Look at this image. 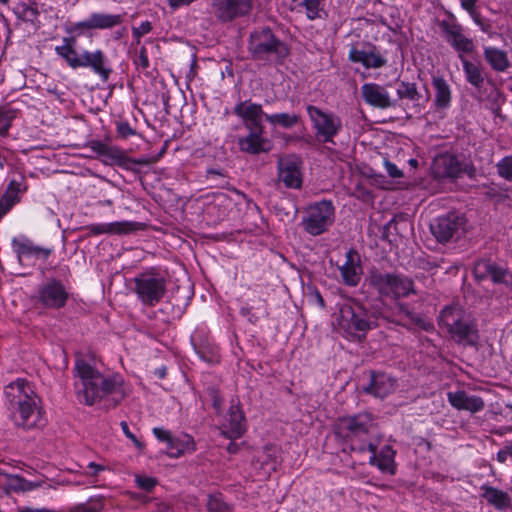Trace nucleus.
Listing matches in <instances>:
<instances>
[{
	"label": "nucleus",
	"mask_w": 512,
	"mask_h": 512,
	"mask_svg": "<svg viewBox=\"0 0 512 512\" xmlns=\"http://www.w3.org/2000/svg\"><path fill=\"white\" fill-rule=\"evenodd\" d=\"M497 172L500 177L507 181H512V155L501 159L497 165Z\"/></svg>",
	"instance_id": "nucleus-43"
},
{
	"label": "nucleus",
	"mask_w": 512,
	"mask_h": 512,
	"mask_svg": "<svg viewBox=\"0 0 512 512\" xmlns=\"http://www.w3.org/2000/svg\"><path fill=\"white\" fill-rule=\"evenodd\" d=\"M43 481H28L18 475L7 474L0 471V488L7 492H27L42 486Z\"/></svg>",
	"instance_id": "nucleus-28"
},
{
	"label": "nucleus",
	"mask_w": 512,
	"mask_h": 512,
	"mask_svg": "<svg viewBox=\"0 0 512 512\" xmlns=\"http://www.w3.org/2000/svg\"><path fill=\"white\" fill-rule=\"evenodd\" d=\"M4 393L17 426L31 429L44 424L41 410L37 406V396L27 380L19 378L11 382L5 387Z\"/></svg>",
	"instance_id": "nucleus-3"
},
{
	"label": "nucleus",
	"mask_w": 512,
	"mask_h": 512,
	"mask_svg": "<svg viewBox=\"0 0 512 512\" xmlns=\"http://www.w3.org/2000/svg\"><path fill=\"white\" fill-rule=\"evenodd\" d=\"M248 50L254 60L274 64H283L290 54L287 43L276 37L268 27L251 32Z\"/></svg>",
	"instance_id": "nucleus-6"
},
{
	"label": "nucleus",
	"mask_w": 512,
	"mask_h": 512,
	"mask_svg": "<svg viewBox=\"0 0 512 512\" xmlns=\"http://www.w3.org/2000/svg\"><path fill=\"white\" fill-rule=\"evenodd\" d=\"M69 294L63 283L50 279L38 289V301L48 309H60L66 305Z\"/></svg>",
	"instance_id": "nucleus-15"
},
{
	"label": "nucleus",
	"mask_w": 512,
	"mask_h": 512,
	"mask_svg": "<svg viewBox=\"0 0 512 512\" xmlns=\"http://www.w3.org/2000/svg\"><path fill=\"white\" fill-rule=\"evenodd\" d=\"M463 223V218L459 214L450 212L447 215L438 217L431 224L430 229L438 242L446 243L462 229Z\"/></svg>",
	"instance_id": "nucleus-16"
},
{
	"label": "nucleus",
	"mask_w": 512,
	"mask_h": 512,
	"mask_svg": "<svg viewBox=\"0 0 512 512\" xmlns=\"http://www.w3.org/2000/svg\"><path fill=\"white\" fill-rule=\"evenodd\" d=\"M385 167H386V171L390 177H392V178L402 177L403 174H402L401 170L398 169V167L394 163L386 161Z\"/></svg>",
	"instance_id": "nucleus-53"
},
{
	"label": "nucleus",
	"mask_w": 512,
	"mask_h": 512,
	"mask_svg": "<svg viewBox=\"0 0 512 512\" xmlns=\"http://www.w3.org/2000/svg\"><path fill=\"white\" fill-rule=\"evenodd\" d=\"M294 6L292 9L304 8L308 19L315 20L322 18L324 9L321 0H292Z\"/></svg>",
	"instance_id": "nucleus-39"
},
{
	"label": "nucleus",
	"mask_w": 512,
	"mask_h": 512,
	"mask_svg": "<svg viewBox=\"0 0 512 512\" xmlns=\"http://www.w3.org/2000/svg\"><path fill=\"white\" fill-rule=\"evenodd\" d=\"M409 163H410V165H412V166H416V165H417V160H416V159H411V160L409 161Z\"/></svg>",
	"instance_id": "nucleus-63"
},
{
	"label": "nucleus",
	"mask_w": 512,
	"mask_h": 512,
	"mask_svg": "<svg viewBox=\"0 0 512 512\" xmlns=\"http://www.w3.org/2000/svg\"><path fill=\"white\" fill-rule=\"evenodd\" d=\"M26 190L27 185L23 180L12 179L9 182L4 193L0 196V220L14 205L20 202L21 196Z\"/></svg>",
	"instance_id": "nucleus-24"
},
{
	"label": "nucleus",
	"mask_w": 512,
	"mask_h": 512,
	"mask_svg": "<svg viewBox=\"0 0 512 512\" xmlns=\"http://www.w3.org/2000/svg\"><path fill=\"white\" fill-rule=\"evenodd\" d=\"M18 512H52L46 508H41V509H33V508H29V507H24V508H20L18 510Z\"/></svg>",
	"instance_id": "nucleus-58"
},
{
	"label": "nucleus",
	"mask_w": 512,
	"mask_h": 512,
	"mask_svg": "<svg viewBox=\"0 0 512 512\" xmlns=\"http://www.w3.org/2000/svg\"><path fill=\"white\" fill-rule=\"evenodd\" d=\"M336 433L350 441L352 451L354 444H367L369 440L379 438L377 423L367 412L339 418Z\"/></svg>",
	"instance_id": "nucleus-7"
},
{
	"label": "nucleus",
	"mask_w": 512,
	"mask_h": 512,
	"mask_svg": "<svg viewBox=\"0 0 512 512\" xmlns=\"http://www.w3.org/2000/svg\"><path fill=\"white\" fill-rule=\"evenodd\" d=\"M336 322L338 329L342 331L346 337L357 341L364 339L367 332L376 326L372 315L364 305L356 299H349L340 305Z\"/></svg>",
	"instance_id": "nucleus-5"
},
{
	"label": "nucleus",
	"mask_w": 512,
	"mask_h": 512,
	"mask_svg": "<svg viewBox=\"0 0 512 512\" xmlns=\"http://www.w3.org/2000/svg\"><path fill=\"white\" fill-rule=\"evenodd\" d=\"M73 374L77 400L87 406L106 400L116 407L129 394V387L119 374L103 375L81 357L75 360Z\"/></svg>",
	"instance_id": "nucleus-2"
},
{
	"label": "nucleus",
	"mask_w": 512,
	"mask_h": 512,
	"mask_svg": "<svg viewBox=\"0 0 512 512\" xmlns=\"http://www.w3.org/2000/svg\"><path fill=\"white\" fill-rule=\"evenodd\" d=\"M345 258L344 264L339 266L342 281L347 286L356 287L363 273L361 257L355 249L351 248L346 252Z\"/></svg>",
	"instance_id": "nucleus-19"
},
{
	"label": "nucleus",
	"mask_w": 512,
	"mask_h": 512,
	"mask_svg": "<svg viewBox=\"0 0 512 512\" xmlns=\"http://www.w3.org/2000/svg\"><path fill=\"white\" fill-rule=\"evenodd\" d=\"M207 508L209 512H230L228 505L219 496H210Z\"/></svg>",
	"instance_id": "nucleus-44"
},
{
	"label": "nucleus",
	"mask_w": 512,
	"mask_h": 512,
	"mask_svg": "<svg viewBox=\"0 0 512 512\" xmlns=\"http://www.w3.org/2000/svg\"><path fill=\"white\" fill-rule=\"evenodd\" d=\"M481 490L483 491L482 498L494 508L504 510L511 507V497L507 492L488 485H483Z\"/></svg>",
	"instance_id": "nucleus-35"
},
{
	"label": "nucleus",
	"mask_w": 512,
	"mask_h": 512,
	"mask_svg": "<svg viewBox=\"0 0 512 512\" xmlns=\"http://www.w3.org/2000/svg\"><path fill=\"white\" fill-rule=\"evenodd\" d=\"M380 443L379 438L375 440H369L367 444H354L353 451L358 452H370L369 463L377 466L382 472H388L390 474L395 473V450L390 445H384L379 452H377L378 445Z\"/></svg>",
	"instance_id": "nucleus-13"
},
{
	"label": "nucleus",
	"mask_w": 512,
	"mask_h": 512,
	"mask_svg": "<svg viewBox=\"0 0 512 512\" xmlns=\"http://www.w3.org/2000/svg\"><path fill=\"white\" fill-rule=\"evenodd\" d=\"M306 110L315 130L316 139L321 143L334 144V137L342 129L341 119L337 115L324 112L314 105H308Z\"/></svg>",
	"instance_id": "nucleus-10"
},
{
	"label": "nucleus",
	"mask_w": 512,
	"mask_h": 512,
	"mask_svg": "<svg viewBox=\"0 0 512 512\" xmlns=\"http://www.w3.org/2000/svg\"><path fill=\"white\" fill-rule=\"evenodd\" d=\"M363 100L370 106L387 109L395 105V101L390 98L388 91L376 83H365L361 87Z\"/></svg>",
	"instance_id": "nucleus-22"
},
{
	"label": "nucleus",
	"mask_w": 512,
	"mask_h": 512,
	"mask_svg": "<svg viewBox=\"0 0 512 512\" xmlns=\"http://www.w3.org/2000/svg\"><path fill=\"white\" fill-rule=\"evenodd\" d=\"M439 325L457 342L472 343L477 338L474 321L459 306H447L439 315Z\"/></svg>",
	"instance_id": "nucleus-8"
},
{
	"label": "nucleus",
	"mask_w": 512,
	"mask_h": 512,
	"mask_svg": "<svg viewBox=\"0 0 512 512\" xmlns=\"http://www.w3.org/2000/svg\"><path fill=\"white\" fill-rule=\"evenodd\" d=\"M461 6L465 9L471 16L477 14L476 4L478 0H460Z\"/></svg>",
	"instance_id": "nucleus-54"
},
{
	"label": "nucleus",
	"mask_w": 512,
	"mask_h": 512,
	"mask_svg": "<svg viewBox=\"0 0 512 512\" xmlns=\"http://www.w3.org/2000/svg\"><path fill=\"white\" fill-rule=\"evenodd\" d=\"M508 452H509V455L512 456V443L510 445H508Z\"/></svg>",
	"instance_id": "nucleus-64"
},
{
	"label": "nucleus",
	"mask_w": 512,
	"mask_h": 512,
	"mask_svg": "<svg viewBox=\"0 0 512 512\" xmlns=\"http://www.w3.org/2000/svg\"><path fill=\"white\" fill-rule=\"evenodd\" d=\"M396 93L398 99L409 100L413 102L414 106H419V101L422 98L421 93L417 89V85L406 81H401L397 84Z\"/></svg>",
	"instance_id": "nucleus-38"
},
{
	"label": "nucleus",
	"mask_w": 512,
	"mask_h": 512,
	"mask_svg": "<svg viewBox=\"0 0 512 512\" xmlns=\"http://www.w3.org/2000/svg\"><path fill=\"white\" fill-rule=\"evenodd\" d=\"M474 20V22L481 28V30L485 33H491L492 32V26L489 22L485 21L479 13L471 16Z\"/></svg>",
	"instance_id": "nucleus-51"
},
{
	"label": "nucleus",
	"mask_w": 512,
	"mask_h": 512,
	"mask_svg": "<svg viewBox=\"0 0 512 512\" xmlns=\"http://www.w3.org/2000/svg\"><path fill=\"white\" fill-rule=\"evenodd\" d=\"M311 297L315 300V302L321 307V308H324L325 307V301L322 297V295L320 294V292L318 290H314L312 291L311 293Z\"/></svg>",
	"instance_id": "nucleus-56"
},
{
	"label": "nucleus",
	"mask_w": 512,
	"mask_h": 512,
	"mask_svg": "<svg viewBox=\"0 0 512 512\" xmlns=\"http://www.w3.org/2000/svg\"><path fill=\"white\" fill-rule=\"evenodd\" d=\"M212 7L219 20L228 22L248 14L252 9V0H213Z\"/></svg>",
	"instance_id": "nucleus-17"
},
{
	"label": "nucleus",
	"mask_w": 512,
	"mask_h": 512,
	"mask_svg": "<svg viewBox=\"0 0 512 512\" xmlns=\"http://www.w3.org/2000/svg\"><path fill=\"white\" fill-rule=\"evenodd\" d=\"M460 60L463 65L467 81L475 87H480L484 82L480 68L476 64L467 60L463 55H460Z\"/></svg>",
	"instance_id": "nucleus-41"
},
{
	"label": "nucleus",
	"mask_w": 512,
	"mask_h": 512,
	"mask_svg": "<svg viewBox=\"0 0 512 512\" xmlns=\"http://www.w3.org/2000/svg\"><path fill=\"white\" fill-rule=\"evenodd\" d=\"M365 281L369 288L373 289L378 295L379 299L394 300L393 306H385L379 312L383 319L410 330L420 329L427 332L433 330L432 322L400 301L402 298L417 294L413 279L401 273L383 272L376 267H372L368 271Z\"/></svg>",
	"instance_id": "nucleus-1"
},
{
	"label": "nucleus",
	"mask_w": 512,
	"mask_h": 512,
	"mask_svg": "<svg viewBox=\"0 0 512 512\" xmlns=\"http://www.w3.org/2000/svg\"><path fill=\"white\" fill-rule=\"evenodd\" d=\"M152 30V25L149 21L142 22L138 27L132 28V35L136 40V43H140V39L143 35L148 34Z\"/></svg>",
	"instance_id": "nucleus-47"
},
{
	"label": "nucleus",
	"mask_w": 512,
	"mask_h": 512,
	"mask_svg": "<svg viewBox=\"0 0 512 512\" xmlns=\"http://www.w3.org/2000/svg\"><path fill=\"white\" fill-rule=\"evenodd\" d=\"M303 162L297 155L279 156L277 160V182L287 189H301L303 184Z\"/></svg>",
	"instance_id": "nucleus-12"
},
{
	"label": "nucleus",
	"mask_w": 512,
	"mask_h": 512,
	"mask_svg": "<svg viewBox=\"0 0 512 512\" xmlns=\"http://www.w3.org/2000/svg\"><path fill=\"white\" fill-rule=\"evenodd\" d=\"M484 58L496 71H505L509 66L506 52L495 47H486L484 49Z\"/></svg>",
	"instance_id": "nucleus-37"
},
{
	"label": "nucleus",
	"mask_w": 512,
	"mask_h": 512,
	"mask_svg": "<svg viewBox=\"0 0 512 512\" xmlns=\"http://www.w3.org/2000/svg\"><path fill=\"white\" fill-rule=\"evenodd\" d=\"M462 171V165L455 155H440L434 161V172L437 177L457 178Z\"/></svg>",
	"instance_id": "nucleus-27"
},
{
	"label": "nucleus",
	"mask_w": 512,
	"mask_h": 512,
	"mask_svg": "<svg viewBox=\"0 0 512 512\" xmlns=\"http://www.w3.org/2000/svg\"><path fill=\"white\" fill-rule=\"evenodd\" d=\"M432 87L434 89L433 105L436 110H445L450 107L452 91L448 82L442 76H433Z\"/></svg>",
	"instance_id": "nucleus-33"
},
{
	"label": "nucleus",
	"mask_w": 512,
	"mask_h": 512,
	"mask_svg": "<svg viewBox=\"0 0 512 512\" xmlns=\"http://www.w3.org/2000/svg\"><path fill=\"white\" fill-rule=\"evenodd\" d=\"M349 60L355 63H361L366 69L381 68L387 64V60L373 48L370 51L352 48L349 51Z\"/></svg>",
	"instance_id": "nucleus-31"
},
{
	"label": "nucleus",
	"mask_w": 512,
	"mask_h": 512,
	"mask_svg": "<svg viewBox=\"0 0 512 512\" xmlns=\"http://www.w3.org/2000/svg\"><path fill=\"white\" fill-rule=\"evenodd\" d=\"M475 274L478 277H491L495 283H506L512 281V275L504 268L497 266L496 264L482 260L479 261L475 266Z\"/></svg>",
	"instance_id": "nucleus-29"
},
{
	"label": "nucleus",
	"mask_w": 512,
	"mask_h": 512,
	"mask_svg": "<svg viewBox=\"0 0 512 512\" xmlns=\"http://www.w3.org/2000/svg\"><path fill=\"white\" fill-rule=\"evenodd\" d=\"M120 426H121V429L123 431V433L125 434V436L130 439L138 448H142L143 447V444L137 439V437L135 436V434H133L130 429H129V426L127 424L126 421H122L120 423Z\"/></svg>",
	"instance_id": "nucleus-50"
},
{
	"label": "nucleus",
	"mask_w": 512,
	"mask_h": 512,
	"mask_svg": "<svg viewBox=\"0 0 512 512\" xmlns=\"http://www.w3.org/2000/svg\"><path fill=\"white\" fill-rule=\"evenodd\" d=\"M153 434L159 441L167 444V453L170 457L178 458L182 456L186 450H194V443L190 438L187 439L186 444H182L178 439L173 438L168 430L160 427H155L153 429Z\"/></svg>",
	"instance_id": "nucleus-26"
},
{
	"label": "nucleus",
	"mask_w": 512,
	"mask_h": 512,
	"mask_svg": "<svg viewBox=\"0 0 512 512\" xmlns=\"http://www.w3.org/2000/svg\"><path fill=\"white\" fill-rule=\"evenodd\" d=\"M135 292L144 305L155 306L166 292V282L163 277L143 273L134 279Z\"/></svg>",
	"instance_id": "nucleus-11"
},
{
	"label": "nucleus",
	"mask_w": 512,
	"mask_h": 512,
	"mask_svg": "<svg viewBox=\"0 0 512 512\" xmlns=\"http://www.w3.org/2000/svg\"><path fill=\"white\" fill-rule=\"evenodd\" d=\"M335 207L330 200H322L309 205L302 217L303 230L311 236H319L333 225Z\"/></svg>",
	"instance_id": "nucleus-9"
},
{
	"label": "nucleus",
	"mask_w": 512,
	"mask_h": 512,
	"mask_svg": "<svg viewBox=\"0 0 512 512\" xmlns=\"http://www.w3.org/2000/svg\"><path fill=\"white\" fill-rule=\"evenodd\" d=\"M208 174H213V175H222V173L220 171H217L215 169H209L207 171Z\"/></svg>",
	"instance_id": "nucleus-62"
},
{
	"label": "nucleus",
	"mask_w": 512,
	"mask_h": 512,
	"mask_svg": "<svg viewBox=\"0 0 512 512\" xmlns=\"http://www.w3.org/2000/svg\"><path fill=\"white\" fill-rule=\"evenodd\" d=\"M136 483H137L139 488H141L143 490H146V491H150V490H152L155 487L156 480L154 478H152V477L137 476L136 477Z\"/></svg>",
	"instance_id": "nucleus-49"
},
{
	"label": "nucleus",
	"mask_w": 512,
	"mask_h": 512,
	"mask_svg": "<svg viewBox=\"0 0 512 512\" xmlns=\"http://www.w3.org/2000/svg\"><path fill=\"white\" fill-rule=\"evenodd\" d=\"M265 119L273 126H280L282 128H292L300 121V116L296 113H276L265 115Z\"/></svg>",
	"instance_id": "nucleus-40"
},
{
	"label": "nucleus",
	"mask_w": 512,
	"mask_h": 512,
	"mask_svg": "<svg viewBox=\"0 0 512 512\" xmlns=\"http://www.w3.org/2000/svg\"><path fill=\"white\" fill-rule=\"evenodd\" d=\"M122 22V15L92 13L87 20L73 24L69 31L82 34L85 30L108 29L120 25Z\"/></svg>",
	"instance_id": "nucleus-18"
},
{
	"label": "nucleus",
	"mask_w": 512,
	"mask_h": 512,
	"mask_svg": "<svg viewBox=\"0 0 512 512\" xmlns=\"http://www.w3.org/2000/svg\"><path fill=\"white\" fill-rule=\"evenodd\" d=\"M12 246L19 259L24 256H35L46 260L52 253V249L36 246L25 237L14 238Z\"/></svg>",
	"instance_id": "nucleus-32"
},
{
	"label": "nucleus",
	"mask_w": 512,
	"mask_h": 512,
	"mask_svg": "<svg viewBox=\"0 0 512 512\" xmlns=\"http://www.w3.org/2000/svg\"><path fill=\"white\" fill-rule=\"evenodd\" d=\"M92 235L100 234H125L133 229V224L130 222H113L108 224H91L86 227Z\"/></svg>",
	"instance_id": "nucleus-36"
},
{
	"label": "nucleus",
	"mask_w": 512,
	"mask_h": 512,
	"mask_svg": "<svg viewBox=\"0 0 512 512\" xmlns=\"http://www.w3.org/2000/svg\"><path fill=\"white\" fill-rule=\"evenodd\" d=\"M155 374L158 376L159 379H163L166 376V368L161 367L159 369H156Z\"/></svg>",
	"instance_id": "nucleus-59"
},
{
	"label": "nucleus",
	"mask_w": 512,
	"mask_h": 512,
	"mask_svg": "<svg viewBox=\"0 0 512 512\" xmlns=\"http://www.w3.org/2000/svg\"><path fill=\"white\" fill-rule=\"evenodd\" d=\"M396 388V379L384 372L370 371V381L363 392L377 398H385Z\"/></svg>",
	"instance_id": "nucleus-21"
},
{
	"label": "nucleus",
	"mask_w": 512,
	"mask_h": 512,
	"mask_svg": "<svg viewBox=\"0 0 512 512\" xmlns=\"http://www.w3.org/2000/svg\"><path fill=\"white\" fill-rule=\"evenodd\" d=\"M447 398L451 406L457 410H466L471 413H477L485 407V403L481 397L469 395L464 390L448 392Z\"/></svg>",
	"instance_id": "nucleus-25"
},
{
	"label": "nucleus",
	"mask_w": 512,
	"mask_h": 512,
	"mask_svg": "<svg viewBox=\"0 0 512 512\" xmlns=\"http://www.w3.org/2000/svg\"><path fill=\"white\" fill-rule=\"evenodd\" d=\"M223 424L222 434L230 439L240 438L245 432L244 415L237 405H232L229 410V416Z\"/></svg>",
	"instance_id": "nucleus-30"
},
{
	"label": "nucleus",
	"mask_w": 512,
	"mask_h": 512,
	"mask_svg": "<svg viewBox=\"0 0 512 512\" xmlns=\"http://www.w3.org/2000/svg\"><path fill=\"white\" fill-rule=\"evenodd\" d=\"M249 131L247 136L241 137L238 140V145L242 152L257 155L270 151L271 141L263 137L264 129Z\"/></svg>",
	"instance_id": "nucleus-23"
},
{
	"label": "nucleus",
	"mask_w": 512,
	"mask_h": 512,
	"mask_svg": "<svg viewBox=\"0 0 512 512\" xmlns=\"http://www.w3.org/2000/svg\"><path fill=\"white\" fill-rule=\"evenodd\" d=\"M439 27L445 40L458 52L459 57L474 50L473 40L464 35L462 26L455 19L442 20L439 22Z\"/></svg>",
	"instance_id": "nucleus-14"
},
{
	"label": "nucleus",
	"mask_w": 512,
	"mask_h": 512,
	"mask_svg": "<svg viewBox=\"0 0 512 512\" xmlns=\"http://www.w3.org/2000/svg\"><path fill=\"white\" fill-rule=\"evenodd\" d=\"M11 126V121L6 112L0 111V134L5 135Z\"/></svg>",
	"instance_id": "nucleus-52"
},
{
	"label": "nucleus",
	"mask_w": 512,
	"mask_h": 512,
	"mask_svg": "<svg viewBox=\"0 0 512 512\" xmlns=\"http://www.w3.org/2000/svg\"><path fill=\"white\" fill-rule=\"evenodd\" d=\"M88 468L91 469V475L96 476L99 472H102L105 470V466L97 464L95 462H90L88 464Z\"/></svg>",
	"instance_id": "nucleus-55"
},
{
	"label": "nucleus",
	"mask_w": 512,
	"mask_h": 512,
	"mask_svg": "<svg viewBox=\"0 0 512 512\" xmlns=\"http://www.w3.org/2000/svg\"><path fill=\"white\" fill-rule=\"evenodd\" d=\"M17 13L19 18L30 22H33L38 16L37 9L26 4L19 5L17 7Z\"/></svg>",
	"instance_id": "nucleus-45"
},
{
	"label": "nucleus",
	"mask_w": 512,
	"mask_h": 512,
	"mask_svg": "<svg viewBox=\"0 0 512 512\" xmlns=\"http://www.w3.org/2000/svg\"><path fill=\"white\" fill-rule=\"evenodd\" d=\"M234 113L243 120L248 130L264 129L262 118L266 114L260 104L241 101L234 107Z\"/></svg>",
	"instance_id": "nucleus-20"
},
{
	"label": "nucleus",
	"mask_w": 512,
	"mask_h": 512,
	"mask_svg": "<svg viewBox=\"0 0 512 512\" xmlns=\"http://www.w3.org/2000/svg\"><path fill=\"white\" fill-rule=\"evenodd\" d=\"M133 62L138 69H141L143 71L149 68V59L146 48L144 46H142L138 54L135 55Z\"/></svg>",
	"instance_id": "nucleus-46"
},
{
	"label": "nucleus",
	"mask_w": 512,
	"mask_h": 512,
	"mask_svg": "<svg viewBox=\"0 0 512 512\" xmlns=\"http://www.w3.org/2000/svg\"><path fill=\"white\" fill-rule=\"evenodd\" d=\"M117 132L124 139L136 134V131L126 121L117 123Z\"/></svg>",
	"instance_id": "nucleus-48"
},
{
	"label": "nucleus",
	"mask_w": 512,
	"mask_h": 512,
	"mask_svg": "<svg viewBox=\"0 0 512 512\" xmlns=\"http://www.w3.org/2000/svg\"><path fill=\"white\" fill-rule=\"evenodd\" d=\"M104 497L98 496L88 499L87 502L81 503L72 508L74 512H102L104 509Z\"/></svg>",
	"instance_id": "nucleus-42"
},
{
	"label": "nucleus",
	"mask_w": 512,
	"mask_h": 512,
	"mask_svg": "<svg viewBox=\"0 0 512 512\" xmlns=\"http://www.w3.org/2000/svg\"><path fill=\"white\" fill-rule=\"evenodd\" d=\"M134 162H135L136 164H140V165H146V164H148V163H149V161H148L147 159H144V158H142V159H138V160H135Z\"/></svg>",
	"instance_id": "nucleus-61"
},
{
	"label": "nucleus",
	"mask_w": 512,
	"mask_h": 512,
	"mask_svg": "<svg viewBox=\"0 0 512 512\" xmlns=\"http://www.w3.org/2000/svg\"><path fill=\"white\" fill-rule=\"evenodd\" d=\"M76 38H63V45L56 46V53L63 58L72 69L89 68L99 76L103 82H107L112 73L109 60L102 50L83 51L79 54L76 49Z\"/></svg>",
	"instance_id": "nucleus-4"
},
{
	"label": "nucleus",
	"mask_w": 512,
	"mask_h": 512,
	"mask_svg": "<svg viewBox=\"0 0 512 512\" xmlns=\"http://www.w3.org/2000/svg\"><path fill=\"white\" fill-rule=\"evenodd\" d=\"M99 205L101 206H112L113 205V201L111 199H104V200H100L98 202Z\"/></svg>",
	"instance_id": "nucleus-60"
},
{
	"label": "nucleus",
	"mask_w": 512,
	"mask_h": 512,
	"mask_svg": "<svg viewBox=\"0 0 512 512\" xmlns=\"http://www.w3.org/2000/svg\"><path fill=\"white\" fill-rule=\"evenodd\" d=\"M88 147L95 153L105 164L120 162L123 157V151L117 147L109 146L101 141L92 140L88 143Z\"/></svg>",
	"instance_id": "nucleus-34"
},
{
	"label": "nucleus",
	"mask_w": 512,
	"mask_h": 512,
	"mask_svg": "<svg viewBox=\"0 0 512 512\" xmlns=\"http://www.w3.org/2000/svg\"><path fill=\"white\" fill-rule=\"evenodd\" d=\"M508 455H509V452H508V446H507L505 450H501L497 453V460L501 463H504L506 461Z\"/></svg>",
	"instance_id": "nucleus-57"
}]
</instances>
